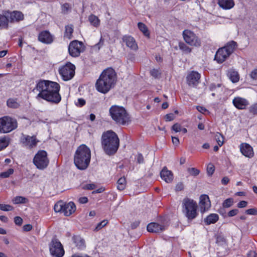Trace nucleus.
<instances>
[{"instance_id":"obj_1","label":"nucleus","mask_w":257,"mask_h":257,"mask_svg":"<svg viewBox=\"0 0 257 257\" xmlns=\"http://www.w3.org/2000/svg\"><path fill=\"white\" fill-rule=\"evenodd\" d=\"M60 89V85L56 82L41 80L37 83L34 90L39 92L37 98H41L52 103L58 104L61 100Z\"/></svg>"},{"instance_id":"obj_2","label":"nucleus","mask_w":257,"mask_h":257,"mask_svg":"<svg viewBox=\"0 0 257 257\" xmlns=\"http://www.w3.org/2000/svg\"><path fill=\"white\" fill-rule=\"evenodd\" d=\"M101 141L102 148L106 154L111 156L116 153L119 146V140L115 133L111 130L104 132Z\"/></svg>"},{"instance_id":"obj_3","label":"nucleus","mask_w":257,"mask_h":257,"mask_svg":"<svg viewBox=\"0 0 257 257\" xmlns=\"http://www.w3.org/2000/svg\"><path fill=\"white\" fill-rule=\"evenodd\" d=\"M90 158V150L86 145H81L77 148L75 152L74 162L78 169L83 170L88 167Z\"/></svg>"},{"instance_id":"obj_4","label":"nucleus","mask_w":257,"mask_h":257,"mask_svg":"<svg viewBox=\"0 0 257 257\" xmlns=\"http://www.w3.org/2000/svg\"><path fill=\"white\" fill-rule=\"evenodd\" d=\"M109 112L112 119L118 124L125 125L131 121L129 114L122 106L112 105Z\"/></svg>"},{"instance_id":"obj_5","label":"nucleus","mask_w":257,"mask_h":257,"mask_svg":"<svg viewBox=\"0 0 257 257\" xmlns=\"http://www.w3.org/2000/svg\"><path fill=\"white\" fill-rule=\"evenodd\" d=\"M198 205L196 201L188 197L182 201V212L188 221L194 219L198 215Z\"/></svg>"},{"instance_id":"obj_6","label":"nucleus","mask_w":257,"mask_h":257,"mask_svg":"<svg viewBox=\"0 0 257 257\" xmlns=\"http://www.w3.org/2000/svg\"><path fill=\"white\" fill-rule=\"evenodd\" d=\"M237 47L236 42L231 41L228 42L225 46L217 51L214 60L219 64L222 63L233 53Z\"/></svg>"},{"instance_id":"obj_7","label":"nucleus","mask_w":257,"mask_h":257,"mask_svg":"<svg viewBox=\"0 0 257 257\" xmlns=\"http://www.w3.org/2000/svg\"><path fill=\"white\" fill-rule=\"evenodd\" d=\"M18 127V122L15 118L5 116L0 118V133H8Z\"/></svg>"},{"instance_id":"obj_8","label":"nucleus","mask_w":257,"mask_h":257,"mask_svg":"<svg viewBox=\"0 0 257 257\" xmlns=\"http://www.w3.org/2000/svg\"><path fill=\"white\" fill-rule=\"evenodd\" d=\"M54 209L55 212H62L65 216H68L75 211L76 206L72 202L66 203L59 201L54 205Z\"/></svg>"},{"instance_id":"obj_9","label":"nucleus","mask_w":257,"mask_h":257,"mask_svg":"<svg viewBox=\"0 0 257 257\" xmlns=\"http://www.w3.org/2000/svg\"><path fill=\"white\" fill-rule=\"evenodd\" d=\"M33 163L39 169L46 168L49 163L47 152L43 150L38 151L33 159Z\"/></svg>"},{"instance_id":"obj_10","label":"nucleus","mask_w":257,"mask_h":257,"mask_svg":"<svg viewBox=\"0 0 257 257\" xmlns=\"http://www.w3.org/2000/svg\"><path fill=\"white\" fill-rule=\"evenodd\" d=\"M99 76L101 77L111 88L114 87L117 81V75L113 68H108L104 70Z\"/></svg>"},{"instance_id":"obj_11","label":"nucleus","mask_w":257,"mask_h":257,"mask_svg":"<svg viewBox=\"0 0 257 257\" xmlns=\"http://www.w3.org/2000/svg\"><path fill=\"white\" fill-rule=\"evenodd\" d=\"M75 66L68 62L59 69V72L64 81L71 79L75 74Z\"/></svg>"},{"instance_id":"obj_12","label":"nucleus","mask_w":257,"mask_h":257,"mask_svg":"<svg viewBox=\"0 0 257 257\" xmlns=\"http://www.w3.org/2000/svg\"><path fill=\"white\" fill-rule=\"evenodd\" d=\"M183 36L184 41L189 45L195 47H200L201 46L200 40L190 30H185L183 32Z\"/></svg>"},{"instance_id":"obj_13","label":"nucleus","mask_w":257,"mask_h":257,"mask_svg":"<svg viewBox=\"0 0 257 257\" xmlns=\"http://www.w3.org/2000/svg\"><path fill=\"white\" fill-rule=\"evenodd\" d=\"M50 251L54 257H62L64 250L61 242L56 238H53L50 244Z\"/></svg>"},{"instance_id":"obj_14","label":"nucleus","mask_w":257,"mask_h":257,"mask_svg":"<svg viewBox=\"0 0 257 257\" xmlns=\"http://www.w3.org/2000/svg\"><path fill=\"white\" fill-rule=\"evenodd\" d=\"M84 50V46L83 43L77 40L71 42L68 47L70 55L74 57H78Z\"/></svg>"},{"instance_id":"obj_15","label":"nucleus","mask_w":257,"mask_h":257,"mask_svg":"<svg viewBox=\"0 0 257 257\" xmlns=\"http://www.w3.org/2000/svg\"><path fill=\"white\" fill-rule=\"evenodd\" d=\"M20 141L25 147L30 149L35 148L39 142L35 135L30 136L23 134H22Z\"/></svg>"},{"instance_id":"obj_16","label":"nucleus","mask_w":257,"mask_h":257,"mask_svg":"<svg viewBox=\"0 0 257 257\" xmlns=\"http://www.w3.org/2000/svg\"><path fill=\"white\" fill-rule=\"evenodd\" d=\"M96 90L103 94L107 93L111 89V87L99 76L95 83Z\"/></svg>"},{"instance_id":"obj_17","label":"nucleus","mask_w":257,"mask_h":257,"mask_svg":"<svg viewBox=\"0 0 257 257\" xmlns=\"http://www.w3.org/2000/svg\"><path fill=\"white\" fill-rule=\"evenodd\" d=\"M122 41L125 44L127 47L131 49L136 51L138 49L137 43L135 39L131 36L124 35L122 38Z\"/></svg>"},{"instance_id":"obj_18","label":"nucleus","mask_w":257,"mask_h":257,"mask_svg":"<svg viewBox=\"0 0 257 257\" xmlns=\"http://www.w3.org/2000/svg\"><path fill=\"white\" fill-rule=\"evenodd\" d=\"M200 78V74L194 71H192L187 76V82L189 86H196Z\"/></svg>"},{"instance_id":"obj_19","label":"nucleus","mask_w":257,"mask_h":257,"mask_svg":"<svg viewBox=\"0 0 257 257\" xmlns=\"http://www.w3.org/2000/svg\"><path fill=\"white\" fill-rule=\"evenodd\" d=\"M199 205L202 212L207 210L211 206L209 197L206 195H202L200 197Z\"/></svg>"},{"instance_id":"obj_20","label":"nucleus","mask_w":257,"mask_h":257,"mask_svg":"<svg viewBox=\"0 0 257 257\" xmlns=\"http://www.w3.org/2000/svg\"><path fill=\"white\" fill-rule=\"evenodd\" d=\"M8 19L11 23L18 22L24 19V15L20 11H14L8 14Z\"/></svg>"},{"instance_id":"obj_21","label":"nucleus","mask_w":257,"mask_h":257,"mask_svg":"<svg viewBox=\"0 0 257 257\" xmlns=\"http://www.w3.org/2000/svg\"><path fill=\"white\" fill-rule=\"evenodd\" d=\"M160 176L167 183L172 182L174 178L173 173L168 170L166 167H164L161 171Z\"/></svg>"},{"instance_id":"obj_22","label":"nucleus","mask_w":257,"mask_h":257,"mask_svg":"<svg viewBox=\"0 0 257 257\" xmlns=\"http://www.w3.org/2000/svg\"><path fill=\"white\" fill-rule=\"evenodd\" d=\"M233 105L238 109H243L249 104L248 101L243 98L237 97L232 101Z\"/></svg>"},{"instance_id":"obj_23","label":"nucleus","mask_w":257,"mask_h":257,"mask_svg":"<svg viewBox=\"0 0 257 257\" xmlns=\"http://www.w3.org/2000/svg\"><path fill=\"white\" fill-rule=\"evenodd\" d=\"M38 39L40 42L45 44H50L53 41V36L47 31L41 32L39 34Z\"/></svg>"},{"instance_id":"obj_24","label":"nucleus","mask_w":257,"mask_h":257,"mask_svg":"<svg viewBox=\"0 0 257 257\" xmlns=\"http://www.w3.org/2000/svg\"><path fill=\"white\" fill-rule=\"evenodd\" d=\"M165 229V226L156 222H151L147 225V230L150 232L159 233Z\"/></svg>"},{"instance_id":"obj_25","label":"nucleus","mask_w":257,"mask_h":257,"mask_svg":"<svg viewBox=\"0 0 257 257\" xmlns=\"http://www.w3.org/2000/svg\"><path fill=\"white\" fill-rule=\"evenodd\" d=\"M240 151L245 157L251 158L253 156L252 147L247 144H242L240 146Z\"/></svg>"},{"instance_id":"obj_26","label":"nucleus","mask_w":257,"mask_h":257,"mask_svg":"<svg viewBox=\"0 0 257 257\" xmlns=\"http://www.w3.org/2000/svg\"><path fill=\"white\" fill-rule=\"evenodd\" d=\"M9 11H3V14H0V28L8 29L9 27V20L8 14Z\"/></svg>"},{"instance_id":"obj_27","label":"nucleus","mask_w":257,"mask_h":257,"mask_svg":"<svg viewBox=\"0 0 257 257\" xmlns=\"http://www.w3.org/2000/svg\"><path fill=\"white\" fill-rule=\"evenodd\" d=\"M73 242L78 249L83 250L85 247V242L83 238L79 235H74L72 237Z\"/></svg>"},{"instance_id":"obj_28","label":"nucleus","mask_w":257,"mask_h":257,"mask_svg":"<svg viewBox=\"0 0 257 257\" xmlns=\"http://www.w3.org/2000/svg\"><path fill=\"white\" fill-rule=\"evenodd\" d=\"M217 3L220 7L225 10L230 9L234 6L233 0H218Z\"/></svg>"},{"instance_id":"obj_29","label":"nucleus","mask_w":257,"mask_h":257,"mask_svg":"<svg viewBox=\"0 0 257 257\" xmlns=\"http://www.w3.org/2000/svg\"><path fill=\"white\" fill-rule=\"evenodd\" d=\"M7 105L8 107L13 109L18 108L21 106L18 98H9L7 101Z\"/></svg>"},{"instance_id":"obj_30","label":"nucleus","mask_w":257,"mask_h":257,"mask_svg":"<svg viewBox=\"0 0 257 257\" xmlns=\"http://www.w3.org/2000/svg\"><path fill=\"white\" fill-rule=\"evenodd\" d=\"M219 219L218 214L215 213H212L208 215L204 219V222L206 225H209L216 223Z\"/></svg>"},{"instance_id":"obj_31","label":"nucleus","mask_w":257,"mask_h":257,"mask_svg":"<svg viewBox=\"0 0 257 257\" xmlns=\"http://www.w3.org/2000/svg\"><path fill=\"white\" fill-rule=\"evenodd\" d=\"M228 76L233 83H235L238 81L239 76L238 72L233 70H230L228 71Z\"/></svg>"},{"instance_id":"obj_32","label":"nucleus","mask_w":257,"mask_h":257,"mask_svg":"<svg viewBox=\"0 0 257 257\" xmlns=\"http://www.w3.org/2000/svg\"><path fill=\"white\" fill-rule=\"evenodd\" d=\"M73 32V26L72 25H68L65 26L64 37L70 39L72 37Z\"/></svg>"},{"instance_id":"obj_33","label":"nucleus","mask_w":257,"mask_h":257,"mask_svg":"<svg viewBox=\"0 0 257 257\" xmlns=\"http://www.w3.org/2000/svg\"><path fill=\"white\" fill-rule=\"evenodd\" d=\"M88 20L94 27H97L100 25V20L97 17L94 15H90L88 17Z\"/></svg>"},{"instance_id":"obj_34","label":"nucleus","mask_w":257,"mask_h":257,"mask_svg":"<svg viewBox=\"0 0 257 257\" xmlns=\"http://www.w3.org/2000/svg\"><path fill=\"white\" fill-rule=\"evenodd\" d=\"M138 28L144 34L145 36L149 37L150 33L148 28L145 24L143 23L139 22L138 24Z\"/></svg>"},{"instance_id":"obj_35","label":"nucleus","mask_w":257,"mask_h":257,"mask_svg":"<svg viewBox=\"0 0 257 257\" xmlns=\"http://www.w3.org/2000/svg\"><path fill=\"white\" fill-rule=\"evenodd\" d=\"M117 189L122 191L125 188L126 185V180L124 177H121L118 179L117 182Z\"/></svg>"},{"instance_id":"obj_36","label":"nucleus","mask_w":257,"mask_h":257,"mask_svg":"<svg viewBox=\"0 0 257 257\" xmlns=\"http://www.w3.org/2000/svg\"><path fill=\"white\" fill-rule=\"evenodd\" d=\"M179 49L185 53H189L191 52V49L183 42H179Z\"/></svg>"},{"instance_id":"obj_37","label":"nucleus","mask_w":257,"mask_h":257,"mask_svg":"<svg viewBox=\"0 0 257 257\" xmlns=\"http://www.w3.org/2000/svg\"><path fill=\"white\" fill-rule=\"evenodd\" d=\"M28 199L22 196H17L14 198L13 201L15 204L25 203Z\"/></svg>"},{"instance_id":"obj_38","label":"nucleus","mask_w":257,"mask_h":257,"mask_svg":"<svg viewBox=\"0 0 257 257\" xmlns=\"http://www.w3.org/2000/svg\"><path fill=\"white\" fill-rule=\"evenodd\" d=\"M14 169L10 168L7 171L2 172L0 174V177L3 178H7L10 177V176L14 173Z\"/></svg>"},{"instance_id":"obj_39","label":"nucleus","mask_w":257,"mask_h":257,"mask_svg":"<svg viewBox=\"0 0 257 257\" xmlns=\"http://www.w3.org/2000/svg\"><path fill=\"white\" fill-rule=\"evenodd\" d=\"M248 111L253 116L257 115V103L250 106L248 108Z\"/></svg>"},{"instance_id":"obj_40","label":"nucleus","mask_w":257,"mask_h":257,"mask_svg":"<svg viewBox=\"0 0 257 257\" xmlns=\"http://www.w3.org/2000/svg\"><path fill=\"white\" fill-rule=\"evenodd\" d=\"M150 74L155 78H159L161 77V73L159 70L153 69L150 71Z\"/></svg>"},{"instance_id":"obj_41","label":"nucleus","mask_w":257,"mask_h":257,"mask_svg":"<svg viewBox=\"0 0 257 257\" xmlns=\"http://www.w3.org/2000/svg\"><path fill=\"white\" fill-rule=\"evenodd\" d=\"M233 203L232 198H229L225 200L222 204L223 207L224 208H228L231 206Z\"/></svg>"},{"instance_id":"obj_42","label":"nucleus","mask_w":257,"mask_h":257,"mask_svg":"<svg viewBox=\"0 0 257 257\" xmlns=\"http://www.w3.org/2000/svg\"><path fill=\"white\" fill-rule=\"evenodd\" d=\"M9 145V142L6 138L0 139V151L6 148Z\"/></svg>"},{"instance_id":"obj_43","label":"nucleus","mask_w":257,"mask_h":257,"mask_svg":"<svg viewBox=\"0 0 257 257\" xmlns=\"http://www.w3.org/2000/svg\"><path fill=\"white\" fill-rule=\"evenodd\" d=\"M108 223L107 220H103L101 222H99L97 224V226H96L94 230L96 231H97L101 229L102 227H104Z\"/></svg>"},{"instance_id":"obj_44","label":"nucleus","mask_w":257,"mask_h":257,"mask_svg":"<svg viewBox=\"0 0 257 257\" xmlns=\"http://www.w3.org/2000/svg\"><path fill=\"white\" fill-rule=\"evenodd\" d=\"M216 141L219 146L221 147L223 144V138L220 134L217 133L215 136Z\"/></svg>"},{"instance_id":"obj_45","label":"nucleus","mask_w":257,"mask_h":257,"mask_svg":"<svg viewBox=\"0 0 257 257\" xmlns=\"http://www.w3.org/2000/svg\"><path fill=\"white\" fill-rule=\"evenodd\" d=\"M214 166L212 164H209L207 166V172L209 176H211L214 172Z\"/></svg>"},{"instance_id":"obj_46","label":"nucleus","mask_w":257,"mask_h":257,"mask_svg":"<svg viewBox=\"0 0 257 257\" xmlns=\"http://www.w3.org/2000/svg\"><path fill=\"white\" fill-rule=\"evenodd\" d=\"M0 209L3 211H10L13 209V207L10 205L0 204Z\"/></svg>"},{"instance_id":"obj_47","label":"nucleus","mask_w":257,"mask_h":257,"mask_svg":"<svg viewBox=\"0 0 257 257\" xmlns=\"http://www.w3.org/2000/svg\"><path fill=\"white\" fill-rule=\"evenodd\" d=\"M188 171L190 175L193 176H197L199 173V171L195 168H188Z\"/></svg>"},{"instance_id":"obj_48","label":"nucleus","mask_w":257,"mask_h":257,"mask_svg":"<svg viewBox=\"0 0 257 257\" xmlns=\"http://www.w3.org/2000/svg\"><path fill=\"white\" fill-rule=\"evenodd\" d=\"M245 213L248 215H257V209L255 208H250L245 210Z\"/></svg>"},{"instance_id":"obj_49","label":"nucleus","mask_w":257,"mask_h":257,"mask_svg":"<svg viewBox=\"0 0 257 257\" xmlns=\"http://www.w3.org/2000/svg\"><path fill=\"white\" fill-rule=\"evenodd\" d=\"M182 127L181 125L178 123L174 124L172 126V130L174 131L175 132H179L181 131Z\"/></svg>"},{"instance_id":"obj_50","label":"nucleus","mask_w":257,"mask_h":257,"mask_svg":"<svg viewBox=\"0 0 257 257\" xmlns=\"http://www.w3.org/2000/svg\"><path fill=\"white\" fill-rule=\"evenodd\" d=\"M14 222L18 225H21L23 223V219L19 216H16L14 218Z\"/></svg>"},{"instance_id":"obj_51","label":"nucleus","mask_w":257,"mask_h":257,"mask_svg":"<svg viewBox=\"0 0 257 257\" xmlns=\"http://www.w3.org/2000/svg\"><path fill=\"white\" fill-rule=\"evenodd\" d=\"M184 189V185L182 183L179 182L178 184H177L176 187H175V190L176 191H180L183 190Z\"/></svg>"},{"instance_id":"obj_52","label":"nucleus","mask_w":257,"mask_h":257,"mask_svg":"<svg viewBox=\"0 0 257 257\" xmlns=\"http://www.w3.org/2000/svg\"><path fill=\"white\" fill-rule=\"evenodd\" d=\"M165 118L166 121H172L175 118V116L173 113H169L165 115Z\"/></svg>"},{"instance_id":"obj_53","label":"nucleus","mask_w":257,"mask_h":257,"mask_svg":"<svg viewBox=\"0 0 257 257\" xmlns=\"http://www.w3.org/2000/svg\"><path fill=\"white\" fill-rule=\"evenodd\" d=\"M238 212V210L237 209H234L229 211L228 213V216L229 217H232L236 215Z\"/></svg>"},{"instance_id":"obj_54","label":"nucleus","mask_w":257,"mask_h":257,"mask_svg":"<svg viewBox=\"0 0 257 257\" xmlns=\"http://www.w3.org/2000/svg\"><path fill=\"white\" fill-rule=\"evenodd\" d=\"M137 162L139 164L143 163L144 159L143 155L141 154H138L137 156Z\"/></svg>"},{"instance_id":"obj_55","label":"nucleus","mask_w":257,"mask_h":257,"mask_svg":"<svg viewBox=\"0 0 257 257\" xmlns=\"http://www.w3.org/2000/svg\"><path fill=\"white\" fill-rule=\"evenodd\" d=\"M250 77L253 80L257 79V69H254L250 74Z\"/></svg>"},{"instance_id":"obj_56","label":"nucleus","mask_w":257,"mask_h":257,"mask_svg":"<svg viewBox=\"0 0 257 257\" xmlns=\"http://www.w3.org/2000/svg\"><path fill=\"white\" fill-rule=\"evenodd\" d=\"M247 205V202L246 201H241L237 204V207L238 208H244Z\"/></svg>"},{"instance_id":"obj_57","label":"nucleus","mask_w":257,"mask_h":257,"mask_svg":"<svg viewBox=\"0 0 257 257\" xmlns=\"http://www.w3.org/2000/svg\"><path fill=\"white\" fill-rule=\"evenodd\" d=\"M71 9L70 6L68 3H65L62 6V9L63 11H67Z\"/></svg>"},{"instance_id":"obj_58","label":"nucleus","mask_w":257,"mask_h":257,"mask_svg":"<svg viewBox=\"0 0 257 257\" xmlns=\"http://www.w3.org/2000/svg\"><path fill=\"white\" fill-rule=\"evenodd\" d=\"M23 229L25 231H29L32 230V226L30 224H26L23 226Z\"/></svg>"},{"instance_id":"obj_59","label":"nucleus","mask_w":257,"mask_h":257,"mask_svg":"<svg viewBox=\"0 0 257 257\" xmlns=\"http://www.w3.org/2000/svg\"><path fill=\"white\" fill-rule=\"evenodd\" d=\"M172 140L174 145L178 146L179 144V140L177 137H172Z\"/></svg>"},{"instance_id":"obj_60","label":"nucleus","mask_w":257,"mask_h":257,"mask_svg":"<svg viewBox=\"0 0 257 257\" xmlns=\"http://www.w3.org/2000/svg\"><path fill=\"white\" fill-rule=\"evenodd\" d=\"M104 43V39L101 37L100 39L99 42L95 45V47H97L98 49H100V48L103 45Z\"/></svg>"},{"instance_id":"obj_61","label":"nucleus","mask_w":257,"mask_h":257,"mask_svg":"<svg viewBox=\"0 0 257 257\" xmlns=\"http://www.w3.org/2000/svg\"><path fill=\"white\" fill-rule=\"evenodd\" d=\"M229 181V179L227 177H224L221 180V183L224 185H227Z\"/></svg>"},{"instance_id":"obj_62","label":"nucleus","mask_w":257,"mask_h":257,"mask_svg":"<svg viewBox=\"0 0 257 257\" xmlns=\"http://www.w3.org/2000/svg\"><path fill=\"white\" fill-rule=\"evenodd\" d=\"M95 185L94 184H89L85 185V188L88 190H93L95 189Z\"/></svg>"},{"instance_id":"obj_63","label":"nucleus","mask_w":257,"mask_h":257,"mask_svg":"<svg viewBox=\"0 0 257 257\" xmlns=\"http://www.w3.org/2000/svg\"><path fill=\"white\" fill-rule=\"evenodd\" d=\"M247 257H257V253L254 251H250L247 254Z\"/></svg>"},{"instance_id":"obj_64","label":"nucleus","mask_w":257,"mask_h":257,"mask_svg":"<svg viewBox=\"0 0 257 257\" xmlns=\"http://www.w3.org/2000/svg\"><path fill=\"white\" fill-rule=\"evenodd\" d=\"M139 221H135L131 224V227L132 229H135L139 225Z\"/></svg>"}]
</instances>
